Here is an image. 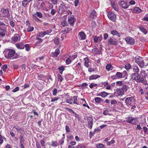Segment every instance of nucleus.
<instances>
[{
	"label": "nucleus",
	"mask_w": 148,
	"mask_h": 148,
	"mask_svg": "<svg viewBox=\"0 0 148 148\" xmlns=\"http://www.w3.org/2000/svg\"><path fill=\"white\" fill-rule=\"evenodd\" d=\"M5 56L8 59L13 60L18 58V55L14 50L6 49L4 51Z\"/></svg>",
	"instance_id": "obj_1"
},
{
	"label": "nucleus",
	"mask_w": 148,
	"mask_h": 148,
	"mask_svg": "<svg viewBox=\"0 0 148 148\" xmlns=\"http://www.w3.org/2000/svg\"><path fill=\"white\" fill-rule=\"evenodd\" d=\"M144 133L145 134H148V129L146 127L144 126L143 127Z\"/></svg>",
	"instance_id": "obj_39"
},
{
	"label": "nucleus",
	"mask_w": 148,
	"mask_h": 148,
	"mask_svg": "<svg viewBox=\"0 0 148 148\" xmlns=\"http://www.w3.org/2000/svg\"><path fill=\"white\" fill-rule=\"evenodd\" d=\"M1 68L3 71H5L7 69V66L6 65H4Z\"/></svg>",
	"instance_id": "obj_51"
},
{
	"label": "nucleus",
	"mask_w": 148,
	"mask_h": 148,
	"mask_svg": "<svg viewBox=\"0 0 148 148\" xmlns=\"http://www.w3.org/2000/svg\"><path fill=\"white\" fill-rule=\"evenodd\" d=\"M74 3H75V7L77 6L78 4H79V0H75Z\"/></svg>",
	"instance_id": "obj_49"
},
{
	"label": "nucleus",
	"mask_w": 148,
	"mask_h": 148,
	"mask_svg": "<svg viewBox=\"0 0 148 148\" xmlns=\"http://www.w3.org/2000/svg\"><path fill=\"white\" fill-rule=\"evenodd\" d=\"M19 90V88L18 87H16L12 91L13 92H16Z\"/></svg>",
	"instance_id": "obj_60"
},
{
	"label": "nucleus",
	"mask_w": 148,
	"mask_h": 148,
	"mask_svg": "<svg viewBox=\"0 0 148 148\" xmlns=\"http://www.w3.org/2000/svg\"><path fill=\"white\" fill-rule=\"evenodd\" d=\"M51 31L47 30L45 32H41L39 33V35L40 36H43L46 34H49L51 32Z\"/></svg>",
	"instance_id": "obj_17"
},
{
	"label": "nucleus",
	"mask_w": 148,
	"mask_h": 148,
	"mask_svg": "<svg viewBox=\"0 0 148 148\" xmlns=\"http://www.w3.org/2000/svg\"><path fill=\"white\" fill-rule=\"evenodd\" d=\"M108 34L106 33L104 34L103 35V39L105 40H106L108 38Z\"/></svg>",
	"instance_id": "obj_58"
},
{
	"label": "nucleus",
	"mask_w": 148,
	"mask_h": 148,
	"mask_svg": "<svg viewBox=\"0 0 148 148\" xmlns=\"http://www.w3.org/2000/svg\"><path fill=\"white\" fill-rule=\"evenodd\" d=\"M111 4L114 10L116 11H118V6L116 4H115L114 2H112Z\"/></svg>",
	"instance_id": "obj_23"
},
{
	"label": "nucleus",
	"mask_w": 148,
	"mask_h": 148,
	"mask_svg": "<svg viewBox=\"0 0 148 148\" xmlns=\"http://www.w3.org/2000/svg\"><path fill=\"white\" fill-rule=\"evenodd\" d=\"M54 42L56 44H58L59 42L58 38V37L56 38L54 40Z\"/></svg>",
	"instance_id": "obj_52"
},
{
	"label": "nucleus",
	"mask_w": 148,
	"mask_h": 148,
	"mask_svg": "<svg viewBox=\"0 0 148 148\" xmlns=\"http://www.w3.org/2000/svg\"><path fill=\"white\" fill-rule=\"evenodd\" d=\"M70 29L69 28H66L64 32H66V33H69L70 30Z\"/></svg>",
	"instance_id": "obj_61"
},
{
	"label": "nucleus",
	"mask_w": 148,
	"mask_h": 148,
	"mask_svg": "<svg viewBox=\"0 0 148 148\" xmlns=\"http://www.w3.org/2000/svg\"><path fill=\"white\" fill-rule=\"evenodd\" d=\"M52 145L54 147H56L57 146L56 142L53 141L52 142Z\"/></svg>",
	"instance_id": "obj_59"
},
{
	"label": "nucleus",
	"mask_w": 148,
	"mask_h": 148,
	"mask_svg": "<svg viewBox=\"0 0 148 148\" xmlns=\"http://www.w3.org/2000/svg\"><path fill=\"white\" fill-rule=\"evenodd\" d=\"M138 74L137 73H133L131 75V79L135 81H136Z\"/></svg>",
	"instance_id": "obj_25"
},
{
	"label": "nucleus",
	"mask_w": 148,
	"mask_h": 148,
	"mask_svg": "<svg viewBox=\"0 0 148 148\" xmlns=\"http://www.w3.org/2000/svg\"><path fill=\"white\" fill-rule=\"evenodd\" d=\"M96 147L98 148H104V146L102 144L99 143L96 144Z\"/></svg>",
	"instance_id": "obj_34"
},
{
	"label": "nucleus",
	"mask_w": 148,
	"mask_h": 148,
	"mask_svg": "<svg viewBox=\"0 0 148 148\" xmlns=\"http://www.w3.org/2000/svg\"><path fill=\"white\" fill-rule=\"evenodd\" d=\"M7 29L5 27H0V36H4L6 33Z\"/></svg>",
	"instance_id": "obj_8"
},
{
	"label": "nucleus",
	"mask_w": 148,
	"mask_h": 148,
	"mask_svg": "<svg viewBox=\"0 0 148 148\" xmlns=\"http://www.w3.org/2000/svg\"><path fill=\"white\" fill-rule=\"evenodd\" d=\"M58 69L61 71H63L64 70V68L63 66L60 67L58 68Z\"/></svg>",
	"instance_id": "obj_64"
},
{
	"label": "nucleus",
	"mask_w": 148,
	"mask_h": 148,
	"mask_svg": "<svg viewBox=\"0 0 148 148\" xmlns=\"http://www.w3.org/2000/svg\"><path fill=\"white\" fill-rule=\"evenodd\" d=\"M146 71H145L144 70H141L140 72V74L141 75H144V76H146Z\"/></svg>",
	"instance_id": "obj_41"
},
{
	"label": "nucleus",
	"mask_w": 148,
	"mask_h": 148,
	"mask_svg": "<svg viewBox=\"0 0 148 148\" xmlns=\"http://www.w3.org/2000/svg\"><path fill=\"white\" fill-rule=\"evenodd\" d=\"M16 47L19 49H23L24 48V45L21 42L16 44Z\"/></svg>",
	"instance_id": "obj_24"
},
{
	"label": "nucleus",
	"mask_w": 148,
	"mask_h": 148,
	"mask_svg": "<svg viewBox=\"0 0 148 148\" xmlns=\"http://www.w3.org/2000/svg\"><path fill=\"white\" fill-rule=\"evenodd\" d=\"M48 5L49 6V9H52L53 8V5L51 3L49 2H48Z\"/></svg>",
	"instance_id": "obj_44"
},
{
	"label": "nucleus",
	"mask_w": 148,
	"mask_h": 148,
	"mask_svg": "<svg viewBox=\"0 0 148 148\" xmlns=\"http://www.w3.org/2000/svg\"><path fill=\"white\" fill-rule=\"evenodd\" d=\"M119 4L124 9H127L130 5L129 3L127 1H124L121 0L119 2Z\"/></svg>",
	"instance_id": "obj_4"
},
{
	"label": "nucleus",
	"mask_w": 148,
	"mask_h": 148,
	"mask_svg": "<svg viewBox=\"0 0 148 148\" xmlns=\"http://www.w3.org/2000/svg\"><path fill=\"white\" fill-rule=\"evenodd\" d=\"M137 82L143 83V84H145L146 83L145 80L143 77H141L140 74H138L136 81Z\"/></svg>",
	"instance_id": "obj_9"
},
{
	"label": "nucleus",
	"mask_w": 148,
	"mask_h": 148,
	"mask_svg": "<svg viewBox=\"0 0 148 148\" xmlns=\"http://www.w3.org/2000/svg\"><path fill=\"white\" fill-rule=\"evenodd\" d=\"M101 99L100 98L97 97L95 98V101L96 103H99L101 101Z\"/></svg>",
	"instance_id": "obj_46"
},
{
	"label": "nucleus",
	"mask_w": 148,
	"mask_h": 148,
	"mask_svg": "<svg viewBox=\"0 0 148 148\" xmlns=\"http://www.w3.org/2000/svg\"><path fill=\"white\" fill-rule=\"evenodd\" d=\"M112 67V65L110 64H107L106 66V69L108 71L111 70L110 69Z\"/></svg>",
	"instance_id": "obj_37"
},
{
	"label": "nucleus",
	"mask_w": 148,
	"mask_h": 148,
	"mask_svg": "<svg viewBox=\"0 0 148 148\" xmlns=\"http://www.w3.org/2000/svg\"><path fill=\"white\" fill-rule=\"evenodd\" d=\"M20 141L21 144H23L24 139L22 136H20Z\"/></svg>",
	"instance_id": "obj_48"
},
{
	"label": "nucleus",
	"mask_w": 148,
	"mask_h": 148,
	"mask_svg": "<svg viewBox=\"0 0 148 148\" xmlns=\"http://www.w3.org/2000/svg\"><path fill=\"white\" fill-rule=\"evenodd\" d=\"M130 66H131L130 64H127L125 66V68L126 69L128 70L130 68Z\"/></svg>",
	"instance_id": "obj_42"
},
{
	"label": "nucleus",
	"mask_w": 148,
	"mask_h": 148,
	"mask_svg": "<svg viewBox=\"0 0 148 148\" xmlns=\"http://www.w3.org/2000/svg\"><path fill=\"white\" fill-rule=\"evenodd\" d=\"M60 53V50L59 49H56V50L55 53L56 54V57H57L58 55Z\"/></svg>",
	"instance_id": "obj_45"
},
{
	"label": "nucleus",
	"mask_w": 148,
	"mask_h": 148,
	"mask_svg": "<svg viewBox=\"0 0 148 148\" xmlns=\"http://www.w3.org/2000/svg\"><path fill=\"white\" fill-rule=\"evenodd\" d=\"M68 24L67 21H63L61 23L63 27H64L67 26Z\"/></svg>",
	"instance_id": "obj_33"
},
{
	"label": "nucleus",
	"mask_w": 148,
	"mask_h": 148,
	"mask_svg": "<svg viewBox=\"0 0 148 148\" xmlns=\"http://www.w3.org/2000/svg\"><path fill=\"white\" fill-rule=\"evenodd\" d=\"M36 14L37 16L40 18H42L43 17L42 14L40 12H37Z\"/></svg>",
	"instance_id": "obj_38"
},
{
	"label": "nucleus",
	"mask_w": 148,
	"mask_h": 148,
	"mask_svg": "<svg viewBox=\"0 0 148 148\" xmlns=\"http://www.w3.org/2000/svg\"><path fill=\"white\" fill-rule=\"evenodd\" d=\"M135 62L137 63L139 66L141 68H143L145 65V62L142 58L140 57H136L134 59Z\"/></svg>",
	"instance_id": "obj_2"
},
{
	"label": "nucleus",
	"mask_w": 148,
	"mask_h": 148,
	"mask_svg": "<svg viewBox=\"0 0 148 148\" xmlns=\"http://www.w3.org/2000/svg\"><path fill=\"white\" fill-rule=\"evenodd\" d=\"M52 10L51 12V14L52 15H54L55 14V13L57 11L56 10H55V9L53 8L52 9H51Z\"/></svg>",
	"instance_id": "obj_36"
},
{
	"label": "nucleus",
	"mask_w": 148,
	"mask_h": 148,
	"mask_svg": "<svg viewBox=\"0 0 148 148\" xmlns=\"http://www.w3.org/2000/svg\"><path fill=\"white\" fill-rule=\"evenodd\" d=\"M66 130L67 132H69L70 131V130L69 128V126L68 125H66L65 127Z\"/></svg>",
	"instance_id": "obj_62"
},
{
	"label": "nucleus",
	"mask_w": 148,
	"mask_h": 148,
	"mask_svg": "<svg viewBox=\"0 0 148 148\" xmlns=\"http://www.w3.org/2000/svg\"><path fill=\"white\" fill-rule=\"evenodd\" d=\"M28 3V2L26 0H23L22 2V5L24 7L26 6Z\"/></svg>",
	"instance_id": "obj_40"
},
{
	"label": "nucleus",
	"mask_w": 148,
	"mask_h": 148,
	"mask_svg": "<svg viewBox=\"0 0 148 148\" xmlns=\"http://www.w3.org/2000/svg\"><path fill=\"white\" fill-rule=\"evenodd\" d=\"M57 90L56 88H54L53 90V94L54 95H55L57 94Z\"/></svg>",
	"instance_id": "obj_53"
},
{
	"label": "nucleus",
	"mask_w": 148,
	"mask_h": 148,
	"mask_svg": "<svg viewBox=\"0 0 148 148\" xmlns=\"http://www.w3.org/2000/svg\"><path fill=\"white\" fill-rule=\"evenodd\" d=\"M109 93L105 92H103L100 93V95L103 97H105L109 95Z\"/></svg>",
	"instance_id": "obj_29"
},
{
	"label": "nucleus",
	"mask_w": 148,
	"mask_h": 148,
	"mask_svg": "<svg viewBox=\"0 0 148 148\" xmlns=\"http://www.w3.org/2000/svg\"><path fill=\"white\" fill-rule=\"evenodd\" d=\"M78 36L80 39L84 40L85 39L86 35L84 32H81L79 33Z\"/></svg>",
	"instance_id": "obj_14"
},
{
	"label": "nucleus",
	"mask_w": 148,
	"mask_h": 148,
	"mask_svg": "<svg viewBox=\"0 0 148 148\" xmlns=\"http://www.w3.org/2000/svg\"><path fill=\"white\" fill-rule=\"evenodd\" d=\"M125 40L127 43L132 45L135 43V40L132 38L130 37H127L125 38Z\"/></svg>",
	"instance_id": "obj_11"
},
{
	"label": "nucleus",
	"mask_w": 148,
	"mask_h": 148,
	"mask_svg": "<svg viewBox=\"0 0 148 148\" xmlns=\"http://www.w3.org/2000/svg\"><path fill=\"white\" fill-rule=\"evenodd\" d=\"M132 97H128L126 98L125 99V103L126 105L128 107L132 106Z\"/></svg>",
	"instance_id": "obj_5"
},
{
	"label": "nucleus",
	"mask_w": 148,
	"mask_h": 148,
	"mask_svg": "<svg viewBox=\"0 0 148 148\" xmlns=\"http://www.w3.org/2000/svg\"><path fill=\"white\" fill-rule=\"evenodd\" d=\"M123 85V83L121 81H118L116 82V85L120 86Z\"/></svg>",
	"instance_id": "obj_43"
},
{
	"label": "nucleus",
	"mask_w": 148,
	"mask_h": 148,
	"mask_svg": "<svg viewBox=\"0 0 148 148\" xmlns=\"http://www.w3.org/2000/svg\"><path fill=\"white\" fill-rule=\"evenodd\" d=\"M66 63L67 64H70L71 62V59L69 58H68L66 60Z\"/></svg>",
	"instance_id": "obj_56"
},
{
	"label": "nucleus",
	"mask_w": 148,
	"mask_h": 148,
	"mask_svg": "<svg viewBox=\"0 0 148 148\" xmlns=\"http://www.w3.org/2000/svg\"><path fill=\"white\" fill-rule=\"evenodd\" d=\"M84 65L86 67L88 68L89 66V65L88 64L89 61L88 59L87 58H85L84 59Z\"/></svg>",
	"instance_id": "obj_30"
},
{
	"label": "nucleus",
	"mask_w": 148,
	"mask_h": 148,
	"mask_svg": "<svg viewBox=\"0 0 148 148\" xmlns=\"http://www.w3.org/2000/svg\"><path fill=\"white\" fill-rule=\"evenodd\" d=\"M139 28L140 30L145 34H146L147 33V31L143 27H140Z\"/></svg>",
	"instance_id": "obj_28"
},
{
	"label": "nucleus",
	"mask_w": 148,
	"mask_h": 148,
	"mask_svg": "<svg viewBox=\"0 0 148 148\" xmlns=\"http://www.w3.org/2000/svg\"><path fill=\"white\" fill-rule=\"evenodd\" d=\"M117 95L119 96H122L124 94V92L121 89H118L116 90Z\"/></svg>",
	"instance_id": "obj_20"
},
{
	"label": "nucleus",
	"mask_w": 148,
	"mask_h": 148,
	"mask_svg": "<svg viewBox=\"0 0 148 148\" xmlns=\"http://www.w3.org/2000/svg\"><path fill=\"white\" fill-rule=\"evenodd\" d=\"M25 47L27 51H28L30 50V47L29 45L28 44H25Z\"/></svg>",
	"instance_id": "obj_47"
},
{
	"label": "nucleus",
	"mask_w": 148,
	"mask_h": 148,
	"mask_svg": "<svg viewBox=\"0 0 148 148\" xmlns=\"http://www.w3.org/2000/svg\"><path fill=\"white\" fill-rule=\"evenodd\" d=\"M34 28L33 27L31 26H28L27 30L28 32H32L34 30Z\"/></svg>",
	"instance_id": "obj_32"
},
{
	"label": "nucleus",
	"mask_w": 148,
	"mask_h": 148,
	"mask_svg": "<svg viewBox=\"0 0 148 148\" xmlns=\"http://www.w3.org/2000/svg\"><path fill=\"white\" fill-rule=\"evenodd\" d=\"M133 70L134 72L138 73L139 71V70L138 67L136 66H134L133 67Z\"/></svg>",
	"instance_id": "obj_31"
},
{
	"label": "nucleus",
	"mask_w": 148,
	"mask_h": 148,
	"mask_svg": "<svg viewBox=\"0 0 148 148\" xmlns=\"http://www.w3.org/2000/svg\"><path fill=\"white\" fill-rule=\"evenodd\" d=\"M102 37L101 35L99 36H95L94 38V40L95 42L97 43L100 42L102 40Z\"/></svg>",
	"instance_id": "obj_15"
},
{
	"label": "nucleus",
	"mask_w": 148,
	"mask_h": 148,
	"mask_svg": "<svg viewBox=\"0 0 148 148\" xmlns=\"http://www.w3.org/2000/svg\"><path fill=\"white\" fill-rule=\"evenodd\" d=\"M20 37V35L18 34H15L14 35L12 38V40L15 42H17L18 39V38Z\"/></svg>",
	"instance_id": "obj_18"
},
{
	"label": "nucleus",
	"mask_w": 148,
	"mask_h": 148,
	"mask_svg": "<svg viewBox=\"0 0 148 148\" xmlns=\"http://www.w3.org/2000/svg\"><path fill=\"white\" fill-rule=\"evenodd\" d=\"M58 80H60V82H62V77L60 75H58Z\"/></svg>",
	"instance_id": "obj_54"
},
{
	"label": "nucleus",
	"mask_w": 148,
	"mask_h": 148,
	"mask_svg": "<svg viewBox=\"0 0 148 148\" xmlns=\"http://www.w3.org/2000/svg\"><path fill=\"white\" fill-rule=\"evenodd\" d=\"M108 42L110 44L115 45H116L118 44L117 41L111 38L109 39Z\"/></svg>",
	"instance_id": "obj_16"
},
{
	"label": "nucleus",
	"mask_w": 148,
	"mask_h": 148,
	"mask_svg": "<svg viewBox=\"0 0 148 148\" xmlns=\"http://www.w3.org/2000/svg\"><path fill=\"white\" fill-rule=\"evenodd\" d=\"M115 141L113 140H112L108 142L107 143V145H110L111 144H112L114 143Z\"/></svg>",
	"instance_id": "obj_50"
},
{
	"label": "nucleus",
	"mask_w": 148,
	"mask_h": 148,
	"mask_svg": "<svg viewBox=\"0 0 148 148\" xmlns=\"http://www.w3.org/2000/svg\"><path fill=\"white\" fill-rule=\"evenodd\" d=\"M142 10L138 7H135L133 10V12L135 13H139Z\"/></svg>",
	"instance_id": "obj_21"
},
{
	"label": "nucleus",
	"mask_w": 148,
	"mask_h": 148,
	"mask_svg": "<svg viewBox=\"0 0 148 148\" xmlns=\"http://www.w3.org/2000/svg\"><path fill=\"white\" fill-rule=\"evenodd\" d=\"M50 1L54 4H57L58 3V1L57 0H50Z\"/></svg>",
	"instance_id": "obj_57"
},
{
	"label": "nucleus",
	"mask_w": 148,
	"mask_h": 148,
	"mask_svg": "<svg viewBox=\"0 0 148 148\" xmlns=\"http://www.w3.org/2000/svg\"><path fill=\"white\" fill-rule=\"evenodd\" d=\"M111 34L113 35H116L118 37L120 36V34L116 30H113L111 32Z\"/></svg>",
	"instance_id": "obj_27"
},
{
	"label": "nucleus",
	"mask_w": 148,
	"mask_h": 148,
	"mask_svg": "<svg viewBox=\"0 0 148 148\" xmlns=\"http://www.w3.org/2000/svg\"><path fill=\"white\" fill-rule=\"evenodd\" d=\"M127 121L128 123L133 124H136L138 121L137 119L132 117H128Z\"/></svg>",
	"instance_id": "obj_6"
},
{
	"label": "nucleus",
	"mask_w": 148,
	"mask_h": 148,
	"mask_svg": "<svg viewBox=\"0 0 148 148\" xmlns=\"http://www.w3.org/2000/svg\"><path fill=\"white\" fill-rule=\"evenodd\" d=\"M86 147L85 146L79 145L77 146V148H85Z\"/></svg>",
	"instance_id": "obj_55"
},
{
	"label": "nucleus",
	"mask_w": 148,
	"mask_h": 148,
	"mask_svg": "<svg viewBox=\"0 0 148 148\" xmlns=\"http://www.w3.org/2000/svg\"><path fill=\"white\" fill-rule=\"evenodd\" d=\"M116 76L119 78H121L122 77V73L119 72H118L116 73Z\"/></svg>",
	"instance_id": "obj_35"
},
{
	"label": "nucleus",
	"mask_w": 148,
	"mask_h": 148,
	"mask_svg": "<svg viewBox=\"0 0 148 148\" xmlns=\"http://www.w3.org/2000/svg\"><path fill=\"white\" fill-rule=\"evenodd\" d=\"M68 21L70 25L73 26L74 25L75 22V19L74 16H69L68 18Z\"/></svg>",
	"instance_id": "obj_10"
},
{
	"label": "nucleus",
	"mask_w": 148,
	"mask_h": 148,
	"mask_svg": "<svg viewBox=\"0 0 148 148\" xmlns=\"http://www.w3.org/2000/svg\"><path fill=\"white\" fill-rule=\"evenodd\" d=\"M100 77V76L98 75H91L89 77V79L91 80L94 79H96L98 77Z\"/></svg>",
	"instance_id": "obj_26"
},
{
	"label": "nucleus",
	"mask_w": 148,
	"mask_h": 148,
	"mask_svg": "<svg viewBox=\"0 0 148 148\" xmlns=\"http://www.w3.org/2000/svg\"><path fill=\"white\" fill-rule=\"evenodd\" d=\"M58 99V97H54L53 99H52L51 102H54L56 101Z\"/></svg>",
	"instance_id": "obj_63"
},
{
	"label": "nucleus",
	"mask_w": 148,
	"mask_h": 148,
	"mask_svg": "<svg viewBox=\"0 0 148 148\" xmlns=\"http://www.w3.org/2000/svg\"><path fill=\"white\" fill-rule=\"evenodd\" d=\"M122 90L125 93L129 89V87L126 85H123L122 88H121Z\"/></svg>",
	"instance_id": "obj_22"
},
{
	"label": "nucleus",
	"mask_w": 148,
	"mask_h": 148,
	"mask_svg": "<svg viewBox=\"0 0 148 148\" xmlns=\"http://www.w3.org/2000/svg\"><path fill=\"white\" fill-rule=\"evenodd\" d=\"M88 122V127L90 129L92 128V126L93 119L91 117H88L87 119Z\"/></svg>",
	"instance_id": "obj_13"
},
{
	"label": "nucleus",
	"mask_w": 148,
	"mask_h": 148,
	"mask_svg": "<svg viewBox=\"0 0 148 148\" xmlns=\"http://www.w3.org/2000/svg\"><path fill=\"white\" fill-rule=\"evenodd\" d=\"M3 13L2 15L3 16H10L9 11L8 9H3L1 11Z\"/></svg>",
	"instance_id": "obj_12"
},
{
	"label": "nucleus",
	"mask_w": 148,
	"mask_h": 148,
	"mask_svg": "<svg viewBox=\"0 0 148 148\" xmlns=\"http://www.w3.org/2000/svg\"><path fill=\"white\" fill-rule=\"evenodd\" d=\"M97 15V14L95 10H93L90 14L89 16L92 18H94L96 17Z\"/></svg>",
	"instance_id": "obj_19"
},
{
	"label": "nucleus",
	"mask_w": 148,
	"mask_h": 148,
	"mask_svg": "<svg viewBox=\"0 0 148 148\" xmlns=\"http://www.w3.org/2000/svg\"><path fill=\"white\" fill-rule=\"evenodd\" d=\"M108 18L113 21H115L116 20V15L112 12H109L108 14Z\"/></svg>",
	"instance_id": "obj_7"
},
{
	"label": "nucleus",
	"mask_w": 148,
	"mask_h": 148,
	"mask_svg": "<svg viewBox=\"0 0 148 148\" xmlns=\"http://www.w3.org/2000/svg\"><path fill=\"white\" fill-rule=\"evenodd\" d=\"M77 96H74L73 97L69 98L66 100L67 103L69 104H72L73 102L74 103L78 105L77 103Z\"/></svg>",
	"instance_id": "obj_3"
}]
</instances>
